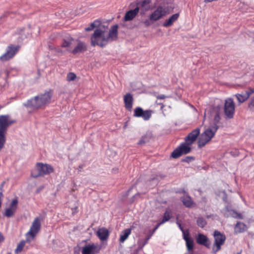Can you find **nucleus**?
<instances>
[{
    "instance_id": "obj_1",
    "label": "nucleus",
    "mask_w": 254,
    "mask_h": 254,
    "mask_svg": "<svg viewBox=\"0 0 254 254\" xmlns=\"http://www.w3.org/2000/svg\"><path fill=\"white\" fill-rule=\"evenodd\" d=\"M52 95V90H50L28 100L27 102L23 103V105L27 108L38 109L50 103Z\"/></svg>"
},
{
    "instance_id": "obj_2",
    "label": "nucleus",
    "mask_w": 254,
    "mask_h": 254,
    "mask_svg": "<svg viewBox=\"0 0 254 254\" xmlns=\"http://www.w3.org/2000/svg\"><path fill=\"white\" fill-rule=\"evenodd\" d=\"M108 43V38L105 30L97 28L91 37V45L92 46L105 47Z\"/></svg>"
},
{
    "instance_id": "obj_3",
    "label": "nucleus",
    "mask_w": 254,
    "mask_h": 254,
    "mask_svg": "<svg viewBox=\"0 0 254 254\" xmlns=\"http://www.w3.org/2000/svg\"><path fill=\"white\" fill-rule=\"evenodd\" d=\"M219 127L210 126L202 133L198 139L197 143L199 148L204 146L214 137Z\"/></svg>"
},
{
    "instance_id": "obj_4",
    "label": "nucleus",
    "mask_w": 254,
    "mask_h": 254,
    "mask_svg": "<svg viewBox=\"0 0 254 254\" xmlns=\"http://www.w3.org/2000/svg\"><path fill=\"white\" fill-rule=\"evenodd\" d=\"M216 105L213 106L210 111V117L213 119V125L211 126H218V124L220 120V115L223 107V102L219 99L215 100Z\"/></svg>"
},
{
    "instance_id": "obj_5",
    "label": "nucleus",
    "mask_w": 254,
    "mask_h": 254,
    "mask_svg": "<svg viewBox=\"0 0 254 254\" xmlns=\"http://www.w3.org/2000/svg\"><path fill=\"white\" fill-rule=\"evenodd\" d=\"M213 236L214 238V243L212 246V253L216 254L220 250L221 246L224 244L225 240V236L217 230L214 232Z\"/></svg>"
},
{
    "instance_id": "obj_6",
    "label": "nucleus",
    "mask_w": 254,
    "mask_h": 254,
    "mask_svg": "<svg viewBox=\"0 0 254 254\" xmlns=\"http://www.w3.org/2000/svg\"><path fill=\"white\" fill-rule=\"evenodd\" d=\"M41 229V221L38 217L35 218L30 227L29 231L26 233V241L30 242L31 239L29 238L30 236L31 239H33L36 236L37 234L39 232Z\"/></svg>"
},
{
    "instance_id": "obj_7",
    "label": "nucleus",
    "mask_w": 254,
    "mask_h": 254,
    "mask_svg": "<svg viewBox=\"0 0 254 254\" xmlns=\"http://www.w3.org/2000/svg\"><path fill=\"white\" fill-rule=\"evenodd\" d=\"M188 142L186 141L182 143L180 145L176 148L172 153L171 156L173 158H178L183 154L189 153L191 150L190 146Z\"/></svg>"
},
{
    "instance_id": "obj_8",
    "label": "nucleus",
    "mask_w": 254,
    "mask_h": 254,
    "mask_svg": "<svg viewBox=\"0 0 254 254\" xmlns=\"http://www.w3.org/2000/svg\"><path fill=\"white\" fill-rule=\"evenodd\" d=\"M37 170L38 174H34V172L31 173V176L34 178H37L39 176H42L45 175L49 174L53 172V167L48 164H43L41 163H38L37 164Z\"/></svg>"
},
{
    "instance_id": "obj_9",
    "label": "nucleus",
    "mask_w": 254,
    "mask_h": 254,
    "mask_svg": "<svg viewBox=\"0 0 254 254\" xmlns=\"http://www.w3.org/2000/svg\"><path fill=\"white\" fill-rule=\"evenodd\" d=\"M8 115L0 116V132L5 133L9 126L14 123Z\"/></svg>"
},
{
    "instance_id": "obj_10",
    "label": "nucleus",
    "mask_w": 254,
    "mask_h": 254,
    "mask_svg": "<svg viewBox=\"0 0 254 254\" xmlns=\"http://www.w3.org/2000/svg\"><path fill=\"white\" fill-rule=\"evenodd\" d=\"M235 113V104L231 98L225 100L224 113L227 118L232 119Z\"/></svg>"
},
{
    "instance_id": "obj_11",
    "label": "nucleus",
    "mask_w": 254,
    "mask_h": 254,
    "mask_svg": "<svg viewBox=\"0 0 254 254\" xmlns=\"http://www.w3.org/2000/svg\"><path fill=\"white\" fill-rule=\"evenodd\" d=\"M20 48L19 46L10 45L6 49V52L0 57V60L2 61H7L12 58L18 51Z\"/></svg>"
},
{
    "instance_id": "obj_12",
    "label": "nucleus",
    "mask_w": 254,
    "mask_h": 254,
    "mask_svg": "<svg viewBox=\"0 0 254 254\" xmlns=\"http://www.w3.org/2000/svg\"><path fill=\"white\" fill-rule=\"evenodd\" d=\"M152 111L150 110L144 111L141 107H137L134 110L133 116L142 118L144 121H148L151 117Z\"/></svg>"
},
{
    "instance_id": "obj_13",
    "label": "nucleus",
    "mask_w": 254,
    "mask_h": 254,
    "mask_svg": "<svg viewBox=\"0 0 254 254\" xmlns=\"http://www.w3.org/2000/svg\"><path fill=\"white\" fill-rule=\"evenodd\" d=\"M101 249L100 246L97 244L91 243L82 248V254H97Z\"/></svg>"
},
{
    "instance_id": "obj_14",
    "label": "nucleus",
    "mask_w": 254,
    "mask_h": 254,
    "mask_svg": "<svg viewBox=\"0 0 254 254\" xmlns=\"http://www.w3.org/2000/svg\"><path fill=\"white\" fill-rule=\"evenodd\" d=\"M166 14V9L162 6H159L149 15L150 20L152 22L156 21L165 16Z\"/></svg>"
},
{
    "instance_id": "obj_15",
    "label": "nucleus",
    "mask_w": 254,
    "mask_h": 254,
    "mask_svg": "<svg viewBox=\"0 0 254 254\" xmlns=\"http://www.w3.org/2000/svg\"><path fill=\"white\" fill-rule=\"evenodd\" d=\"M221 212L225 217H232L237 219H243V216L241 214L231 209V207L228 205L226 206L223 209H222L221 210Z\"/></svg>"
},
{
    "instance_id": "obj_16",
    "label": "nucleus",
    "mask_w": 254,
    "mask_h": 254,
    "mask_svg": "<svg viewBox=\"0 0 254 254\" xmlns=\"http://www.w3.org/2000/svg\"><path fill=\"white\" fill-rule=\"evenodd\" d=\"M18 203V201L17 198L13 199L12 200L9 207L6 208L4 215L8 218L12 217L16 211Z\"/></svg>"
},
{
    "instance_id": "obj_17",
    "label": "nucleus",
    "mask_w": 254,
    "mask_h": 254,
    "mask_svg": "<svg viewBox=\"0 0 254 254\" xmlns=\"http://www.w3.org/2000/svg\"><path fill=\"white\" fill-rule=\"evenodd\" d=\"M195 239L198 244L204 246L208 249L210 248L211 243L208 237L205 235L198 233L196 236Z\"/></svg>"
},
{
    "instance_id": "obj_18",
    "label": "nucleus",
    "mask_w": 254,
    "mask_h": 254,
    "mask_svg": "<svg viewBox=\"0 0 254 254\" xmlns=\"http://www.w3.org/2000/svg\"><path fill=\"white\" fill-rule=\"evenodd\" d=\"M200 134V129L197 127L192 130L188 135L185 137V140L188 142L189 144H192L195 141L198 136Z\"/></svg>"
},
{
    "instance_id": "obj_19",
    "label": "nucleus",
    "mask_w": 254,
    "mask_h": 254,
    "mask_svg": "<svg viewBox=\"0 0 254 254\" xmlns=\"http://www.w3.org/2000/svg\"><path fill=\"white\" fill-rule=\"evenodd\" d=\"M254 92V89H250L249 90L242 91L241 93L236 94V97L240 103H243L247 100L253 93Z\"/></svg>"
},
{
    "instance_id": "obj_20",
    "label": "nucleus",
    "mask_w": 254,
    "mask_h": 254,
    "mask_svg": "<svg viewBox=\"0 0 254 254\" xmlns=\"http://www.w3.org/2000/svg\"><path fill=\"white\" fill-rule=\"evenodd\" d=\"M139 11V7H136L133 9H131L127 11L124 17L125 21H129L133 19L137 15Z\"/></svg>"
},
{
    "instance_id": "obj_21",
    "label": "nucleus",
    "mask_w": 254,
    "mask_h": 254,
    "mask_svg": "<svg viewBox=\"0 0 254 254\" xmlns=\"http://www.w3.org/2000/svg\"><path fill=\"white\" fill-rule=\"evenodd\" d=\"M87 49L86 44L83 42L79 41L77 45L72 49L71 53L73 55L82 53L85 52L87 50Z\"/></svg>"
},
{
    "instance_id": "obj_22",
    "label": "nucleus",
    "mask_w": 254,
    "mask_h": 254,
    "mask_svg": "<svg viewBox=\"0 0 254 254\" xmlns=\"http://www.w3.org/2000/svg\"><path fill=\"white\" fill-rule=\"evenodd\" d=\"M124 101L125 108L128 111H131L133 101L132 95L130 93H127L124 97Z\"/></svg>"
},
{
    "instance_id": "obj_23",
    "label": "nucleus",
    "mask_w": 254,
    "mask_h": 254,
    "mask_svg": "<svg viewBox=\"0 0 254 254\" xmlns=\"http://www.w3.org/2000/svg\"><path fill=\"white\" fill-rule=\"evenodd\" d=\"M118 25H114L111 27L109 34L107 35L108 41L110 39L115 41L118 39Z\"/></svg>"
},
{
    "instance_id": "obj_24",
    "label": "nucleus",
    "mask_w": 254,
    "mask_h": 254,
    "mask_svg": "<svg viewBox=\"0 0 254 254\" xmlns=\"http://www.w3.org/2000/svg\"><path fill=\"white\" fill-rule=\"evenodd\" d=\"M151 3V0H143L139 1L137 2V7H139V9L142 11L143 13L147 11L150 9V4Z\"/></svg>"
},
{
    "instance_id": "obj_25",
    "label": "nucleus",
    "mask_w": 254,
    "mask_h": 254,
    "mask_svg": "<svg viewBox=\"0 0 254 254\" xmlns=\"http://www.w3.org/2000/svg\"><path fill=\"white\" fill-rule=\"evenodd\" d=\"M74 39L70 37L67 39H64V40L63 43L61 45V47L62 48H65V50L66 51L71 53V51L72 50V45Z\"/></svg>"
},
{
    "instance_id": "obj_26",
    "label": "nucleus",
    "mask_w": 254,
    "mask_h": 254,
    "mask_svg": "<svg viewBox=\"0 0 254 254\" xmlns=\"http://www.w3.org/2000/svg\"><path fill=\"white\" fill-rule=\"evenodd\" d=\"M97 235L101 241H104L107 240L108 238L109 233L107 229L102 228L98 230Z\"/></svg>"
},
{
    "instance_id": "obj_27",
    "label": "nucleus",
    "mask_w": 254,
    "mask_h": 254,
    "mask_svg": "<svg viewBox=\"0 0 254 254\" xmlns=\"http://www.w3.org/2000/svg\"><path fill=\"white\" fill-rule=\"evenodd\" d=\"M179 17V13L173 14L169 18L163 23V26L165 27H168L172 26L173 23L178 20Z\"/></svg>"
},
{
    "instance_id": "obj_28",
    "label": "nucleus",
    "mask_w": 254,
    "mask_h": 254,
    "mask_svg": "<svg viewBox=\"0 0 254 254\" xmlns=\"http://www.w3.org/2000/svg\"><path fill=\"white\" fill-rule=\"evenodd\" d=\"M181 199L184 205L186 207H190L192 206L193 202L191 198L189 195H185L182 197Z\"/></svg>"
},
{
    "instance_id": "obj_29",
    "label": "nucleus",
    "mask_w": 254,
    "mask_h": 254,
    "mask_svg": "<svg viewBox=\"0 0 254 254\" xmlns=\"http://www.w3.org/2000/svg\"><path fill=\"white\" fill-rule=\"evenodd\" d=\"M247 230L246 225L242 222H238L235 225V232L237 233H242Z\"/></svg>"
},
{
    "instance_id": "obj_30",
    "label": "nucleus",
    "mask_w": 254,
    "mask_h": 254,
    "mask_svg": "<svg viewBox=\"0 0 254 254\" xmlns=\"http://www.w3.org/2000/svg\"><path fill=\"white\" fill-rule=\"evenodd\" d=\"M171 218V211L169 210H166L164 214V216L163 217V219L161 222H160L159 223H158L156 225V227L159 228V227L165 223L166 222L169 221Z\"/></svg>"
},
{
    "instance_id": "obj_31",
    "label": "nucleus",
    "mask_w": 254,
    "mask_h": 254,
    "mask_svg": "<svg viewBox=\"0 0 254 254\" xmlns=\"http://www.w3.org/2000/svg\"><path fill=\"white\" fill-rule=\"evenodd\" d=\"M130 233V229H126L122 231L120 235V242L121 243L124 242L127 239Z\"/></svg>"
},
{
    "instance_id": "obj_32",
    "label": "nucleus",
    "mask_w": 254,
    "mask_h": 254,
    "mask_svg": "<svg viewBox=\"0 0 254 254\" xmlns=\"http://www.w3.org/2000/svg\"><path fill=\"white\" fill-rule=\"evenodd\" d=\"M158 228H157L156 226L152 230L150 231L149 234L146 237V238L145 239H144L142 241L140 240V242H142L141 248L143 247L148 243L149 240L151 238V237L152 236L153 234L155 233V232L157 230Z\"/></svg>"
},
{
    "instance_id": "obj_33",
    "label": "nucleus",
    "mask_w": 254,
    "mask_h": 254,
    "mask_svg": "<svg viewBox=\"0 0 254 254\" xmlns=\"http://www.w3.org/2000/svg\"><path fill=\"white\" fill-rule=\"evenodd\" d=\"M26 244V241L24 240L21 241L17 245L16 249L15 250V253H19L22 251L24 247Z\"/></svg>"
},
{
    "instance_id": "obj_34",
    "label": "nucleus",
    "mask_w": 254,
    "mask_h": 254,
    "mask_svg": "<svg viewBox=\"0 0 254 254\" xmlns=\"http://www.w3.org/2000/svg\"><path fill=\"white\" fill-rule=\"evenodd\" d=\"M5 142V133L0 132V151L3 148Z\"/></svg>"
},
{
    "instance_id": "obj_35",
    "label": "nucleus",
    "mask_w": 254,
    "mask_h": 254,
    "mask_svg": "<svg viewBox=\"0 0 254 254\" xmlns=\"http://www.w3.org/2000/svg\"><path fill=\"white\" fill-rule=\"evenodd\" d=\"M196 222H197V225L199 227L202 228H204L207 224L206 220L202 217L198 218Z\"/></svg>"
},
{
    "instance_id": "obj_36",
    "label": "nucleus",
    "mask_w": 254,
    "mask_h": 254,
    "mask_svg": "<svg viewBox=\"0 0 254 254\" xmlns=\"http://www.w3.org/2000/svg\"><path fill=\"white\" fill-rule=\"evenodd\" d=\"M186 246L189 251L192 250L193 248V240L192 238H190L186 241Z\"/></svg>"
},
{
    "instance_id": "obj_37",
    "label": "nucleus",
    "mask_w": 254,
    "mask_h": 254,
    "mask_svg": "<svg viewBox=\"0 0 254 254\" xmlns=\"http://www.w3.org/2000/svg\"><path fill=\"white\" fill-rule=\"evenodd\" d=\"M99 24V22L97 20L94 21L93 23H92L89 26L86 27L85 29V30L86 31H89L92 30L94 28L97 27V26Z\"/></svg>"
},
{
    "instance_id": "obj_38",
    "label": "nucleus",
    "mask_w": 254,
    "mask_h": 254,
    "mask_svg": "<svg viewBox=\"0 0 254 254\" xmlns=\"http://www.w3.org/2000/svg\"><path fill=\"white\" fill-rule=\"evenodd\" d=\"M76 77V74L73 72H69L67 74L66 79L68 81H71L75 80Z\"/></svg>"
},
{
    "instance_id": "obj_39",
    "label": "nucleus",
    "mask_w": 254,
    "mask_h": 254,
    "mask_svg": "<svg viewBox=\"0 0 254 254\" xmlns=\"http://www.w3.org/2000/svg\"><path fill=\"white\" fill-rule=\"evenodd\" d=\"M147 135H144L142 136L141 139L139 140V141L138 142V145H142L145 144L147 141Z\"/></svg>"
},
{
    "instance_id": "obj_40",
    "label": "nucleus",
    "mask_w": 254,
    "mask_h": 254,
    "mask_svg": "<svg viewBox=\"0 0 254 254\" xmlns=\"http://www.w3.org/2000/svg\"><path fill=\"white\" fill-rule=\"evenodd\" d=\"M182 233L183 239L185 240V241L190 238V233L188 230H185V231L182 232Z\"/></svg>"
},
{
    "instance_id": "obj_41",
    "label": "nucleus",
    "mask_w": 254,
    "mask_h": 254,
    "mask_svg": "<svg viewBox=\"0 0 254 254\" xmlns=\"http://www.w3.org/2000/svg\"><path fill=\"white\" fill-rule=\"evenodd\" d=\"M194 160V158L191 156H187L185 158L182 160V162H188L189 163L191 162V160Z\"/></svg>"
},
{
    "instance_id": "obj_42",
    "label": "nucleus",
    "mask_w": 254,
    "mask_h": 254,
    "mask_svg": "<svg viewBox=\"0 0 254 254\" xmlns=\"http://www.w3.org/2000/svg\"><path fill=\"white\" fill-rule=\"evenodd\" d=\"M249 107L251 109H254V96L251 98Z\"/></svg>"
},
{
    "instance_id": "obj_43",
    "label": "nucleus",
    "mask_w": 254,
    "mask_h": 254,
    "mask_svg": "<svg viewBox=\"0 0 254 254\" xmlns=\"http://www.w3.org/2000/svg\"><path fill=\"white\" fill-rule=\"evenodd\" d=\"M151 22L152 21L150 20V18L149 17L148 19H146L144 21V23L146 26H148L151 24Z\"/></svg>"
},
{
    "instance_id": "obj_44",
    "label": "nucleus",
    "mask_w": 254,
    "mask_h": 254,
    "mask_svg": "<svg viewBox=\"0 0 254 254\" xmlns=\"http://www.w3.org/2000/svg\"><path fill=\"white\" fill-rule=\"evenodd\" d=\"M167 97L163 95V94H160V95H159L157 96V98L158 99H165V98H166Z\"/></svg>"
},
{
    "instance_id": "obj_45",
    "label": "nucleus",
    "mask_w": 254,
    "mask_h": 254,
    "mask_svg": "<svg viewBox=\"0 0 254 254\" xmlns=\"http://www.w3.org/2000/svg\"><path fill=\"white\" fill-rule=\"evenodd\" d=\"M177 224L178 227H179L180 229L181 230V231L182 232H184V231H185V230L184 229L183 227L182 226L180 222H179L178 221L177 222Z\"/></svg>"
},
{
    "instance_id": "obj_46",
    "label": "nucleus",
    "mask_w": 254,
    "mask_h": 254,
    "mask_svg": "<svg viewBox=\"0 0 254 254\" xmlns=\"http://www.w3.org/2000/svg\"><path fill=\"white\" fill-rule=\"evenodd\" d=\"M4 240V237L1 234H0V243L3 242Z\"/></svg>"
},
{
    "instance_id": "obj_47",
    "label": "nucleus",
    "mask_w": 254,
    "mask_h": 254,
    "mask_svg": "<svg viewBox=\"0 0 254 254\" xmlns=\"http://www.w3.org/2000/svg\"><path fill=\"white\" fill-rule=\"evenodd\" d=\"M3 197V193L2 192H0V200H1V198Z\"/></svg>"
},
{
    "instance_id": "obj_48",
    "label": "nucleus",
    "mask_w": 254,
    "mask_h": 254,
    "mask_svg": "<svg viewBox=\"0 0 254 254\" xmlns=\"http://www.w3.org/2000/svg\"><path fill=\"white\" fill-rule=\"evenodd\" d=\"M1 200H0V207L1 206Z\"/></svg>"
},
{
    "instance_id": "obj_49",
    "label": "nucleus",
    "mask_w": 254,
    "mask_h": 254,
    "mask_svg": "<svg viewBox=\"0 0 254 254\" xmlns=\"http://www.w3.org/2000/svg\"><path fill=\"white\" fill-rule=\"evenodd\" d=\"M6 254H11L10 253H8Z\"/></svg>"
}]
</instances>
